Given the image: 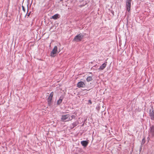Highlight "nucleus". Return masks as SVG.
I'll list each match as a JSON object with an SVG mask.
<instances>
[{
  "label": "nucleus",
  "mask_w": 154,
  "mask_h": 154,
  "mask_svg": "<svg viewBox=\"0 0 154 154\" xmlns=\"http://www.w3.org/2000/svg\"><path fill=\"white\" fill-rule=\"evenodd\" d=\"M83 35L82 34L80 33L76 36L73 40L76 42L81 41L82 39L83 38Z\"/></svg>",
  "instance_id": "obj_2"
},
{
  "label": "nucleus",
  "mask_w": 154,
  "mask_h": 154,
  "mask_svg": "<svg viewBox=\"0 0 154 154\" xmlns=\"http://www.w3.org/2000/svg\"><path fill=\"white\" fill-rule=\"evenodd\" d=\"M75 116L74 115H72L71 116V118H70L71 120L72 119H75Z\"/></svg>",
  "instance_id": "obj_14"
},
{
  "label": "nucleus",
  "mask_w": 154,
  "mask_h": 154,
  "mask_svg": "<svg viewBox=\"0 0 154 154\" xmlns=\"http://www.w3.org/2000/svg\"><path fill=\"white\" fill-rule=\"evenodd\" d=\"M107 62H106L102 64L99 69L103 70L106 67L107 65Z\"/></svg>",
  "instance_id": "obj_9"
},
{
  "label": "nucleus",
  "mask_w": 154,
  "mask_h": 154,
  "mask_svg": "<svg viewBox=\"0 0 154 154\" xmlns=\"http://www.w3.org/2000/svg\"><path fill=\"white\" fill-rule=\"evenodd\" d=\"M85 85V83L82 82H79L77 84V86L79 88L84 87Z\"/></svg>",
  "instance_id": "obj_8"
},
{
  "label": "nucleus",
  "mask_w": 154,
  "mask_h": 154,
  "mask_svg": "<svg viewBox=\"0 0 154 154\" xmlns=\"http://www.w3.org/2000/svg\"><path fill=\"white\" fill-rule=\"evenodd\" d=\"M131 0H126V2H131Z\"/></svg>",
  "instance_id": "obj_15"
},
{
  "label": "nucleus",
  "mask_w": 154,
  "mask_h": 154,
  "mask_svg": "<svg viewBox=\"0 0 154 154\" xmlns=\"http://www.w3.org/2000/svg\"><path fill=\"white\" fill-rule=\"evenodd\" d=\"M22 8H23V10L24 11H25V8H24V7L23 6H22Z\"/></svg>",
  "instance_id": "obj_17"
},
{
  "label": "nucleus",
  "mask_w": 154,
  "mask_h": 154,
  "mask_svg": "<svg viewBox=\"0 0 154 154\" xmlns=\"http://www.w3.org/2000/svg\"><path fill=\"white\" fill-rule=\"evenodd\" d=\"M142 143H145V141L144 142L143 141V140Z\"/></svg>",
  "instance_id": "obj_19"
},
{
  "label": "nucleus",
  "mask_w": 154,
  "mask_h": 154,
  "mask_svg": "<svg viewBox=\"0 0 154 154\" xmlns=\"http://www.w3.org/2000/svg\"><path fill=\"white\" fill-rule=\"evenodd\" d=\"M149 136L151 137H154V125H152L150 127L149 132Z\"/></svg>",
  "instance_id": "obj_4"
},
{
  "label": "nucleus",
  "mask_w": 154,
  "mask_h": 154,
  "mask_svg": "<svg viewBox=\"0 0 154 154\" xmlns=\"http://www.w3.org/2000/svg\"><path fill=\"white\" fill-rule=\"evenodd\" d=\"M30 13H28V15H27V16H29V15H30Z\"/></svg>",
  "instance_id": "obj_18"
},
{
  "label": "nucleus",
  "mask_w": 154,
  "mask_h": 154,
  "mask_svg": "<svg viewBox=\"0 0 154 154\" xmlns=\"http://www.w3.org/2000/svg\"><path fill=\"white\" fill-rule=\"evenodd\" d=\"M149 115L152 120H154V110L150 109L149 112Z\"/></svg>",
  "instance_id": "obj_6"
},
{
  "label": "nucleus",
  "mask_w": 154,
  "mask_h": 154,
  "mask_svg": "<svg viewBox=\"0 0 154 154\" xmlns=\"http://www.w3.org/2000/svg\"><path fill=\"white\" fill-rule=\"evenodd\" d=\"M54 95V92H52L50 94L48 99V104L49 106L51 104V101Z\"/></svg>",
  "instance_id": "obj_5"
},
{
  "label": "nucleus",
  "mask_w": 154,
  "mask_h": 154,
  "mask_svg": "<svg viewBox=\"0 0 154 154\" xmlns=\"http://www.w3.org/2000/svg\"><path fill=\"white\" fill-rule=\"evenodd\" d=\"M59 15L58 14H56L52 17V18L54 19H57L59 17Z\"/></svg>",
  "instance_id": "obj_11"
},
{
  "label": "nucleus",
  "mask_w": 154,
  "mask_h": 154,
  "mask_svg": "<svg viewBox=\"0 0 154 154\" xmlns=\"http://www.w3.org/2000/svg\"><path fill=\"white\" fill-rule=\"evenodd\" d=\"M88 102L90 104H92V102L91 101V100H88Z\"/></svg>",
  "instance_id": "obj_16"
},
{
  "label": "nucleus",
  "mask_w": 154,
  "mask_h": 154,
  "mask_svg": "<svg viewBox=\"0 0 154 154\" xmlns=\"http://www.w3.org/2000/svg\"><path fill=\"white\" fill-rule=\"evenodd\" d=\"M63 99V97H60L59 99L57 101V104H60L62 102V100Z\"/></svg>",
  "instance_id": "obj_12"
},
{
  "label": "nucleus",
  "mask_w": 154,
  "mask_h": 154,
  "mask_svg": "<svg viewBox=\"0 0 154 154\" xmlns=\"http://www.w3.org/2000/svg\"><path fill=\"white\" fill-rule=\"evenodd\" d=\"M60 51V49H53L50 54V55L52 57H54Z\"/></svg>",
  "instance_id": "obj_3"
},
{
  "label": "nucleus",
  "mask_w": 154,
  "mask_h": 154,
  "mask_svg": "<svg viewBox=\"0 0 154 154\" xmlns=\"http://www.w3.org/2000/svg\"><path fill=\"white\" fill-rule=\"evenodd\" d=\"M92 80V77L91 76H88L87 78V81L88 82H90Z\"/></svg>",
  "instance_id": "obj_13"
},
{
  "label": "nucleus",
  "mask_w": 154,
  "mask_h": 154,
  "mask_svg": "<svg viewBox=\"0 0 154 154\" xmlns=\"http://www.w3.org/2000/svg\"><path fill=\"white\" fill-rule=\"evenodd\" d=\"M131 2H126V8L127 10L128 11H129L131 9Z\"/></svg>",
  "instance_id": "obj_7"
},
{
  "label": "nucleus",
  "mask_w": 154,
  "mask_h": 154,
  "mask_svg": "<svg viewBox=\"0 0 154 154\" xmlns=\"http://www.w3.org/2000/svg\"><path fill=\"white\" fill-rule=\"evenodd\" d=\"M61 120L64 122L71 121L70 115L69 114L62 115Z\"/></svg>",
  "instance_id": "obj_1"
},
{
  "label": "nucleus",
  "mask_w": 154,
  "mask_h": 154,
  "mask_svg": "<svg viewBox=\"0 0 154 154\" xmlns=\"http://www.w3.org/2000/svg\"><path fill=\"white\" fill-rule=\"evenodd\" d=\"M81 143L83 146L86 147L88 145V142L86 141H83L81 142Z\"/></svg>",
  "instance_id": "obj_10"
},
{
  "label": "nucleus",
  "mask_w": 154,
  "mask_h": 154,
  "mask_svg": "<svg viewBox=\"0 0 154 154\" xmlns=\"http://www.w3.org/2000/svg\"><path fill=\"white\" fill-rule=\"evenodd\" d=\"M54 48H57V47L56 46H55Z\"/></svg>",
  "instance_id": "obj_20"
}]
</instances>
